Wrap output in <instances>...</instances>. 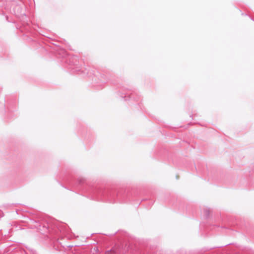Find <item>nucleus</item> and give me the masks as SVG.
I'll use <instances>...</instances> for the list:
<instances>
[{"mask_svg":"<svg viewBox=\"0 0 254 254\" xmlns=\"http://www.w3.org/2000/svg\"><path fill=\"white\" fill-rule=\"evenodd\" d=\"M112 253L111 251H108L106 253V254H111Z\"/></svg>","mask_w":254,"mask_h":254,"instance_id":"obj_1","label":"nucleus"}]
</instances>
